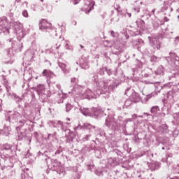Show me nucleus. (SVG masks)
I'll use <instances>...</instances> for the list:
<instances>
[{
	"label": "nucleus",
	"mask_w": 179,
	"mask_h": 179,
	"mask_svg": "<svg viewBox=\"0 0 179 179\" xmlns=\"http://www.w3.org/2000/svg\"><path fill=\"white\" fill-rule=\"evenodd\" d=\"M43 96H48V97L51 96V91H45V94H43Z\"/></svg>",
	"instance_id": "nucleus-19"
},
{
	"label": "nucleus",
	"mask_w": 179,
	"mask_h": 179,
	"mask_svg": "<svg viewBox=\"0 0 179 179\" xmlns=\"http://www.w3.org/2000/svg\"><path fill=\"white\" fill-rule=\"evenodd\" d=\"M57 86L58 89H59V87H61V85H57Z\"/></svg>",
	"instance_id": "nucleus-30"
},
{
	"label": "nucleus",
	"mask_w": 179,
	"mask_h": 179,
	"mask_svg": "<svg viewBox=\"0 0 179 179\" xmlns=\"http://www.w3.org/2000/svg\"><path fill=\"white\" fill-rule=\"evenodd\" d=\"M10 131H12V129H10V127L4 126L3 130L1 131V134H4V135L8 136V135H9V134L10 133Z\"/></svg>",
	"instance_id": "nucleus-8"
},
{
	"label": "nucleus",
	"mask_w": 179,
	"mask_h": 179,
	"mask_svg": "<svg viewBox=\"0 0 179 179\" xmlns=\"http://www.w3.org/2000/svg\"><path fill=\"white\" fill-rule=\"evenodd\" d=\"M36 79H38V76H36Z\"/></svg>",
	"instance_id": "nucleus-37"
},
{
	"label": "nucleus",
	"mask_w": 179,
	"mask_h": 179,
	"mask_svg": "<svg viewBox=\"0 0 179 179\" xmlns=\"http://www.w3.org/2000/svg\"><path fill=\"white\" fill-rule=\"evenodd\" d=\"M80 110L82 114H83V115H86V116L92 115V113H90V110H89L88 108H80Z\"/></svg>",
	"instance_id": "nucleus-9"
},
{
	"label": "nucleus",
	"mask_w": 179,
	"mask_h": 179,
	"mask_svg": "<svg viewBox=\"0 0 179 179\" xmlns=\"http://www.w3.org/2000/svg\"><path fill=\"white\" fill-rule=\"evenodd\" d=\"M137 12H139V9H137Z\"/></svg>",
	"instance_id": "nucleus-40"
},
{
	"label": "nucleus",
	"mask_w": 179,
	"mask_h": 179,
	"mask_svg": "<svg viewBox=\"0 0 179 179\" xmlns=\"http://www.w3.org/2000/svg\"><path fill=\"white\" fill-rule=\"evenodd\" d=\"M176 40H179V37H176Z\"/></svg>",
	"instance_id": "nucleus-35"
},
{
	"label": "nucleus",
	"mask_w": 179,
	"mask_h": 179,
	"mask_svg": "<svg viewBox=\"0 0 179 179\" xmlns=\"http://www.w3.org/2000/svg\"><path fill=\"white\" fill-rule=\"evenodd\" d=\"M66 121H71V118L67 117V118L66 119Z\"/></svg>",
	"instance_id": "nucleus-26"
},
{
	"label": "nucleus",
	"mask_w": 179,
	"mask_h": 179,
	"mask_svg": "<svg viewBox=\"0 0 179 179\" xmlns=\"http://www.w3.org/2000/svg\"><path fill=\"white\" fill-rule=\"evenodd\" d=\"M14 29L16 34H18V37L23 38L24 37V34L23 33V25L19 22H14Z\"/></svg>",
	"instance_id": "nucleus-3"
},
{
	"label": "nucleus",
	"mask_w": 179,
	"mask_h": 179,
	"mask_svg": "<svg viewBox=\"0 0 179 179\" xmlns=\"http://www.w3.org/2000/svg\"><path fill=\"white\" fill-rule=\"evenodd\" d=\"M89 67H86L85 69H87Z\"/></svg>",
	"instance_id": "nucleus-43"
},
{
	"label": "nucleus",
	"mask_w": 179,
	"mask_h": 179,
	"mask_svg": "<svg viewBox=\"0 0 179 179\" xmlns=\"http://www.w3.org/2000/svg\"><path fill=\"white\" fill-rule=\"evenodd\" d=\"M97 86L99 90H104V88L108 86V84H106L104 82L100 81L99 83H98Z\"/></svg>",
	"instance_id": "nucleus-10"
},
{
	"label": "nucleus",
	"mask_w": 179,
	"mask_h": 179,
	"mask_svg": "<svg viewBox=\"0 0 179 179\" xmlns=\"http://www.w3.org/2000/svg\"><path fill=\"white\" fill-rule=\"evenodd\" d=\"M133 117L136 118V115H133Z\"/></svg>",
	"instance_id": "nucleus-32"
},
{
	"label": "nucleus",
	"mask_w": 179,
	"mask_h": 179,
	"mask_svg": "<svg viewBox=\"0 0 179 179\" xmlns=\"http://www.w3.org/2000/svg\"><path fill=\"white\" fill-rule=\"evenodd\" d=\"M155 96H157V92H155L148 95V99H152V97H155Z\"/></svg>",
	"instance_id": "nucleus-17"
},
{
	"label": "nucleus",
	"mask_w": 179,
	"mask_h": 179,
	"mask_svg": "<svg viewBox=\"0 0 179 179\" xmlns=\"http://www.w3.org/2000/svg\"><path fill=\"white\" fill-rule=\"evenodd\" d=\"M43 76H46V78H52V72L50 70L45 69L42 73Z\"/></svg>",
	"instance_id": "nucleus-7"
},
{
	"label": "nucleus",
	"mask_w": 179,
	"mask_h": 179,
	"mask_svg": "<svg viewBox=\"0 0 179 179\" xmlns=\"http://www.w3.org/2000/svg\"><path fill=\"white\" fill-rule=\"evenodd\" d=\"M136 96V100H134V101H136L138 99H139V95H138L137 94H132V97L134 98V96Z\"/></svg>",
	"instance_id": "nucleus-23"
},
{
	"label": "nucleus",
	"mask_w": 179,
	"mask_h": 179,
	"mask_svg": "<svg viewBox=\"0 0 179 179\" xmlns=\"http://www.w3.org/2000/svg\"><path fill=\"white\" fill-rule=\"evenodd\" d=\"M22 118V115L19 113V112L13 111L10 112L8 113V120H7L6 122L9 124L10 122H17L18 120Z\"/></svg>",
	"instance_id": "nucleus-2"
},
{
	"label": "nucleus",
	"mask_w": 179,
	"mask_h": 179,
	"mask_svg": "<svg viewBox=\"0 0 179 179\" xmlns=\"http://www.w3.org/2000/svg\"><path fill=\"white\" fill-rule=\"evenodd\" d=\"M173 179H179L178 177H175Z\"/></svg>",
	"instance_id": "nucleus-34"
},
{
	"label": "nucleus",
	"mask_w": 179,
	"mask_h": 179,
	"mask_svg": "<svg viewBox=\"0 0 179 179\" xmlns=\"http://www.w3.org/2000/svg\"><path fill=\"white\" fill-rule=\"evenodd\" d=\"M22 137H20L19 138V141H22Z\"/></svg>",
	"instance_id": "nucleus-33"
},
{
	"label": "nucleus",
	"mask_w": 179,
	"mask_h": 179,
	"mask_svg": "<svg viewBox=\"0 0 179 179\" xmlns=\"http://www.w3.org/2000/svg\"><path fill=\"white\" fill-rule=\"evenodd\" d=\"M92 8H93V4H88V5H85L83 9L86 13H90V11L92 10Z\"/></svg>",
	"instance_id": "nucleus-12"
},
{
	"label": "nucleus",
	"mask_w": 179,
	"mask_h": 179,
	"mask_svg": "<svg viewBox=\"0 0 179 179\" xmlns=\"http://www.w3.org/2000/svg\"><path fill=\"white\" fill-rule=\"evenodd\" d=\"M58 125H59L62 128V129H65V127L64 126V123L61 121H57Z\"/></svg>",
	"instance_id": "nucleus-20"
},
{
	"label": "nucleus",
	"mask_w": 179,
	"mask_h": 179,
	"mask_svg": "<svg viewBox=\"0 0 179 179\" xmlns=\"http://www.w3.org/2000/svg\"><path fill=\"white\" fill-rule=\"evenodd\" d=\"M49 25L50 24L48 22H47V20H42L39 24V27L41 30H44L45 29H48Z\"/></svg>",
	"instance_id": "nucleus-5"
},
{
	"label": "nucleus",
	"mask_w": 179,
	"mask_h": 179,
	"mask_svg": "<svg viewBox=\"0 0 179 179\" xmlns=\"http://www.w3.org/2000/svg\"><path fill=\"white\" fill-rule=\"evenodd\" d=\"M0 103H2V100H0Z\"/></svg>",
	"instance_id": "nucleus-41"
},
{
	"label": "nucleus",
	"mask_w": 179,
	"mask_h": 179,
	"mask_svg": "<svg viewBox=\"0 0 179 179\" xmlns=\"http://www.w3.org/2000/svg\"><path fill=\"white\" fill-rule=\"evenodd\" d=\"M111 35L114 36V31H111Z\"/></svg>",
	"instance_id": "nucleus-28"
},
{
	"label": "nucleus",
	"mask_w": 179,
	"mask_h": 179,
	"mask_svg": "<svg viewBox=\"0 0 179 179\" xmlns=\"http://www.w3.org/2000/svg\"><path fill=\"white\" fill-rule=\"evenodd\" d=\"M151 43H152V44H154V48H157V50H159V48H160V43L159 41H157V39L152 38L151 40Z\"/></svg>",
	"instance_id": "nucleus-11"
},
{
	"label": "nucleus",
	"mask_w": 179,
	"mask_h": 179,
	"mask_svg": "<svg viewBox=\"0 0 179 179\" xmlns=\"http://www.w3.org/2000/svg\"><path fill=\"white\" fill-rule=\"evenodd\" d=\"M163 150H164V147L162 148Z\"/></svg>",
	"instance_id": "nucleus-42"
},
{
	"label": "nucleus",
	"mask_w": 179,
	"mask_h": 179,
	"mask_svg": "<svg viewBox=\"0 0 179 179\" xmlns=\"http://www.w3.org/2000/svg\"><path fill=\"white\" fill-rule=\"evenodd\" d=\"M128 101H126V104L128 103Z\"/></svg>",
	"instance_id": "nucleus-39"
},
{
	"label": "nucleus",
	"mask_w": 179,
	"mask_h": 179,
	"mask_svg": "<svg viewBox=\"0 0 179 179\" xmlns=\"http://www.w3.org/2000/svg\"><path fill=\"white\" fill-rule=\"evenodd\" d=\"M41 1L44 2V0H41Z\"/></svg>",
	"instance_id": "nucleus-38"
},
{
	"label": "nucleus",
	"mask_w": 179,
	"mask_h": 179,
	"mask_svg": "<svg viewBox=\"0 0 179 179\" xmlns=\"http://www.w3.org/2000/svg\"><path fill=\"white\" fill-rule=\"evenodd\" d=\"M0 108H1V105H0Z\"/></svg>",
	"instance_id": "nucleus-46"
},
{
	"label": "nucleus",
	"mask_w": 179,
	"mask_h": 179,
	"mask_svg": "<svg viewBox=\"0 0 179 179\" xmlns=\"http://www.w3.org/2000/svg\"><path fill=\"white\" fill-rule=\"evenodd\" d=\"M178 19H179V15L178 16Z\"/></svg>",
	"instance_id": "nucleus-45"
},
{
	"label": "nucleus",
	"mask_w": 179,
	"mask_h": 179,
	"mask_svg": "<svg viewBox=\"0 0 179 179\" xmlns=\"http://www.w3.org/2000/svg\"><path fill=\"white\" fill-rule=\"evenodd\" d=\"M77 65H78L79 63L76 62Z\"/></svg>",
	"instance_id": "nucleus-44"
},
{
	"label": "nucleus",
	"mask_w": 179,
	"mask_h": 179,
	"mask_svg": "<svg viewBox=\"0 0 179 179\" xmlns=\"http://www.w3.org/2000/svg\"><path fill=\"white\" fill-rule=\"evenodd\" d=\"M59 66L63 71L64 73H69V70L66 69V64L59 62Z\"/></svg>",
	"instance_id": "nucleus-6"
},
{
	"label": "nucleus",
	"mask_w": 179,
	"mask_h": 179,
	"mask_svg": "<svg viewBox=\"0 0 179 179\" xmlns=\"http://www.w3.org/2000/svg\"><path fill=\"white\" fill-rule=\"evenodd\" d=\"M96 174H97V176H101V172H99V173H97V172H96Z\"/></svg>",
	"instance_id": "nucleus-25"
},
{
	"label": "nucleus",
	"mask_w": 179,
	"mask_h": 179,
	"mask_svg": "<svg viewBox=\"0 0 179 179\" xmlns=\"http://www.w3.org/2000/svg\"><path fill=\"white\" fill-rule=\"evenodd\" d=\"M22 15L24 17H29V13H27V10H24L22 12Z\"/></svg>",
	"instance_id": "nucleus-21"
},
{
	"label": "nucleus",
	"mask_w": 179,
	"mask_h": 179,
	"mask_svg": "<svg viewBox=\"0 0 179 179\" xmlns=\"http://www.w3.org/2000/svg\"><path fill=\"white\" fill-rule=\"evenodd\" d=\"M76 80V78H73L71 79V82H72V83H74Z\"/></svg>",
	"instance_id": "nucleus-24"
},
{
	"label": "nucleus",
	"mask_w": 179,
	"mask_h": 179,
	"mask_svg": "<svg viewBox=\"0 0 179 179\" xmlns=\"http://www.w3.org/2000/svg\"><path fill=\"white\" fill-rule=\"evenodd\" d=\"M66 124L67 125H71V123H69V122H66Z\"/></svg>",
	"instance_id": "nucleus-31"
},
{
	"label": "nucleus",
	"mask_w": 179,
	"mask_h": 179,
	"mask_svg": "<svg viewBox=\"0 0 179 179\" xmlns=\"http://www.w3.org/2000/svg\"><path fill=\"white\" fill-rule=\"evenodd\" d=\"M36 92L39 96H44V94H45V87L43 85H38L36 87Z\"/></svg>",
	"instance_id": "nucleus-4"
},
{
	"label": "nucleus",
	"mask_w": 179,
	"mask_h": 179,
	"mask_svg": "<svg viewBox=\"0 0 179 179\" xmlns=\"http://www.w3.org/2000/svg\"><path fill=\"white\" fill-rule=\"evenodd\" d=\"M108 121V119L106 120V127H108V124L107 123Z\"/></svg>",
	"instance_id": "nucleus-27"
},
{
	"label": "nucleus",
	"mask_w": 179,
	"mask_h": 179,
	"mask_svg": "<svg viewBox=\"0 0 179 179\" xmlns=\"http://www.w3.org/2000/svg\"><path fill=\"white\" fill-rule=\"evenodd\" d=\"M72 109V106H71V104L67 103L66 105V113H69V111H71V110Z\"/></svg>",
	"instance_id": "nucleus-16"
},
{
	"label": "nucleus",
	"mask_w": 179,
	"mask_h": 179,
	"mask_svg": "<svg viewBox=\"0 0 179 179\" xmlns=\"http://www.w3.org/2000/svg\"><path fill=\"white\" fill-rule=\"evenodd\" d=\"M80 47H81V48H83V46L82 45H80Z\"/></svg>",
	"instance_id": "nucleus-36"
},
{
	"label": "nucleus",
	"mask_w": 179,
	"mask_h": 179,
	"mask_svg": "<svg viewBox=\"0 0 179 179\" xmlns=\"http://www.w3.org/2000/svg\"><path fill=\"white\" fill-rule=\"evenodd\" d=\"M84 127L86 129H92V128H94V127L92 126V124H89V123H85L84 124Z\"/></svg>",
	"instance_id": "nucleus-15"
},
{
	"label": "nucleus",
	"mask_w": 179,
	"mask_h": 179,
	"mask_svg": "<svg viewBox=\"0 0 179 179\" xmlns=\"http://www.w3.org/2000/svg\"><path fill=\"white\" fill-rule=\"evenodd\" d=\"M83 94V99H97V96H100V94H101V92L99 90L96 91V93H94L93 92V91L88 89Z\"/></svg>",
	"instance_id": "nucleus-1"
},
{
	"label": "nucleus",
	"mask_w": 179,
	"mask_h": 179,
	"mask_svg": "<svg viewBox=\"0 0 179 179\" xmlns=\"http://www.w3.org/2000/svg\"><path fill=\"white\" fill-rule=\"evenodd\" d=\"M0 26H3V27H4V29H7L8 22H6V20L1 21Z\"/></svg>",
	"instance_id": "nucleus-13"
},
{
	"label": "nucleus",
	"mask_w": 179,
	"mask_h": 179,
	"mask_svg": "<svg viewBox=\"0 0 179 179\" xmlns=\"http://www.w3.org/2000/svg\"><path fill=\"white\" fill-rule=\"evenodd\" d=\"M58 174H64L65 173V170L64 168H62L59 171H57Z\"/></svg>",
	"instance_id": "nucleus-22"
},
{
	"label": "nucleus",
	"mask_w": 179,
	"mask_h": 179,
	"mask_svg": "<svg viewBox=\"0 0 179 179\" xmlns=\"http://www.w3.org/2000/svg\"><path fill=\"white\" fill-rule=\"evenodd\" d=\"M157 111H159V107L157 106H153L152 108H151V113L152 114H155V113H157Z\"/></svg>",
	"instance_id": "nucleus-14"
},
{
	"label": "nucleus",
	"mask_w": 179,
	"mask_h": 179,
	"mask_svg": "<svg viewBox=\"0 0 179 179\" xmlns=\"http://www.w3.org/2000/svg\"><path fill=\"white\" fill-rule=\"evenodd\" d=\"M100 114H101V111L100 110L96 109V110L94 111V115L96 117H99V115H100Z\"/></svg>",
	"instance_id": "nucleus-18"
},
{
	"label": "nucleus",
	"mask_w": 179,
	"mask_h": 179,
	"mask_svg": "<svg viewBox=\"0 0 179 179\" xmlns=\"http://www.w3.org/2000/svg\"><path fill=\"white\" fill-rule=\"evenodd\" d=\"M2 135V130L0 129V136Z\"/></svg>",
	"instance_id": "nucleus-29"
}]
</instances>
